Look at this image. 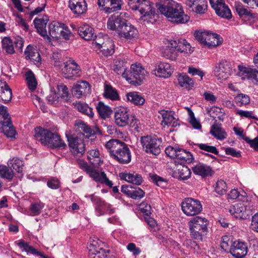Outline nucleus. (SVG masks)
<instances>
[{"mask_svg": "<svg viewBox=\"0 0 258 258\" xmlns=\"http://www.w3.org/2000/svg\"><path fill=\"white\" fill-rule=\"evenodd\" d=\"M165 44L162 51V55L171 60H176L179 52H187L190 50V44L184 39L166 40Z\"/></svg>", "mask_w": 258, "mask_h": 258, "instance_id": "obj_5", "label": "nucleus"}, {"mask_svg": "<svg viewBox=\"0 0 258 258\" xmlns=\"http://www.w3.org/2000/svg\"><path fill=\"white\" fill-rule=\"evenodd\" d=\"M114 118L115 124L120 127L125 126L129 123V110L122 106H119L114 109Z\"/></svg>", "mask_w": 258, "mask_h": 258, "instance_id": "obj_13", "label": "nucleus"}, {"mask_svg": "<svg viewBox=\"0 0 258 258\" xmlns=\"http://www.w3.org/2000/svg\"><path fill=\"white\" fill-rule=\"evenodd\" d=\"M72 94L77 98L86 96L90 93V85L85 81L78 82L72 88Z\"/></svg>", "mask_w": 258, "mask_h": 258, "instance_id": "obj_19", "label": "nucleus"}, {"mask_svg": "<svg viewBox=\"0 0 258 258\" xmlns=\"http://www.w3.org/2000/svg\"><path fill=\"white\" fill-rule=\"evenodd\" d=\"M238 76L243 79H256V70L247 68L242 66H238Z\"/></svg>", "mask_w": 258, "mask_h": 258, "instance_id": "obj_32", "label": "nucleus"}, {"mask_svg": "<svg viewBox=\"0 0 258 258\" xmlns=\"http://www.w3.org/2000/svg\"><path fill=\"white\" fill-rule=\"evenodd\" d=\"M229 212L236 218L246 219L251 214L249 208H247L246 203H239L231 207Z\"/></svg>", "mask_w": 258, "mask_h": 258, "instance_id": "obj_16", "label": "nucleus"}, {"mask_svg": "<svg viewBox=\"0 0 258 258\" xmlns=\"http://www.w3.org/2000/svg\"><path fill=\"white\" fill-rule=\"evenodd\" d=\"M190 235L192 238L201 240L203 239V236L206 234L208 231L207 229L204 228L198 227L192 225H189Z\"/></svg>", "mask_w": 258, "mask_h": 258, "instance_id": "obj_35", "label": "nucleus"}, {"mask_svg": "<svg viewBox=\"0 0 258 258\" xmlns=\"http://www.w3.org/2000/svg\"><path fill=\"white\" fill-rule=\"evenodd\" d=\"M100 52L105 56H108L113 54L114 52V45L113 41L106 37V42L99 49Z\"/></svg>", "mask_w": 258, "mask_h": 258, "instance_id": "obj_31", "label": "nucleus"}, {"mask_svg": "<svg viewBox=\"0 0 258 258\" xmlns=\"http://www.w3.org/2000/svg\"><path fill=\"white\" fill-rule=\"evenodd\" d=\"M210 133L217 139L223 140L227 137V134L221 127V124H218L216 120L212 125Z\"/></svg>", "mask_w": 258, "mask_h": 258, "instance_id": "obj_28", "label": "nucleus"}, {"mask_svg": "<svg viewBox=\"0 0 258 258\" xmlns=\"http://www.w3.org/2000/svg\"><path fill=\"white\" fill-rule=\"evenodd\" d=\"M18 245L21 248L23 249V250L33 254L37 255V253L39 252L28 243L25 242L23 241L19 242Z\"/></svg>", "mask_w": 258, "mask_h": 258, "instance_id": "obj_54", "label": "nucleus"}, {"mask_svg": "<svg viewBox=\"0 0 258 258\" xmlns=\"http://www.w3.org/2000/svg\"><path fill=\"white\" fill-rule=\"evenodd\" d=\"M128 5L132 10L139 11L143 15L142 18L144 20L146 18H152L155 14L153 4L149 0H128Z\"/></svg>", "mask_w": 258, "mask_h": 258, "instance_id": "obj_6", "label": "nucleus"}, {"mask_svg": "<svg viewBox=\"0 0 258 258\" xmlns=\"http://www.w3.org/2000/svg\"><path fill=\"white\" fill-rule=\"evenodd\" d=\"M57 89L58 92L60 94L59 96L60 99L64 102H68L71 101V95L69 93L68 88L65 85H57Z\"/></svg>", "mask_w": 258, "mask_h": 258, "instance_id": "obj_44", "label": "nucleus"}, {"mask_svg": "<svg viewBox=\"0 0 258 258\" xmlns=\"http://www.w3.org/2000/svg\"><path fill=\"white\" fill-rule=\"evenodd\" d=\"M160 12L173 23L183 24L188 21L189 16L185 14L182 6L172 0H166L163 4H156Z\"/></svg>", "mask_w": 258, "mask_h": 258, "instance_id": "obj_2", "label": "nucleus"}, {"mask_svg": "<svg viewBox=\"0 0 258 258\" xmlns=\"http://www.w3.org/2000/svg\"><path fill=\"white\" fill-rule=\"evenodd\" d=\"M103 175H106L104 172H99L96 171H92L90 173V176L95 180L102 183L104 179Z\"/></svg>", "mask_w": 258, "mask_h": 258, "instance_id": "obj_60", "label": "nucleus"}, {"mask_svg": "<svg viewBox=\"0 0 258 258\" xmlns=\"http://www.w3.org/2000/svg\"><path fill=\"white\" fill-rule=\"evenodd\" d=\"M25 54L27 59H30L34 64L40 63L41 58L38 50L31 45H28L25 51Z\"/></svg>", "mask_w": 258, "mask_h": 258, "instance_id": "obj_27", "label": "nucleus"}, {"mask_svg": "<svg viewBox=\"0 0 258 258\" xmlns=\"http://www.w3.org/2000/svg\"><path fill=\"white\" fill-rule=\"evenodd\" d=\"M250 227L253 230L258 232V213L252 216Z\"/></svg>", "mask_w": 258, "mask_h": 258, "instance_id": "obj_64", "label": "nucleus"}, {"mask_svg": "<svg viewBox=\"0 0 258 258\" xmlns=\"http://www.w3.org/2000/svg\"><path fill=\"white\" fill-rule=\"evenodd\" d=\"M127 249L130 252H132L133 254L135 256L139 255L141 251L139 247H136L134 243H130L126 246Z\"/></svg>", "mask_w": 258, "mask_h": 258, "instance_id": "obj_61", "label": "nucleus"}, {"mask_svg": "<svg viewBox=\"0 0 258 258\" xmlns=\"http://www.w3.org/2000/svg\"><path fill=\"white\" fill-rule=\"evenodd\" d=\"M96 109L99 115L103 119L108 118L112 112L108 106L101 101L99 102L96 106Z\"/></svg>", "mask_w": 258, "mask_h": 258, "instance_id": "obj_37", "label": "nucleus"}, {"mask_svg": "<svg viewBox=\"0 0 258 258\" xmlns=\"http://www.w3.org/2000/svg\"><path fill=\"white\" fill-rule=\"evenodd\" d=\"M231 69L230 64L226 60H222L215 67L214 74L219 80H226L230 75Z\"/></svg>", "mask_w": 258, "mask_h": 258, "instance_id": "obj_17", "label": "nucleus"}, {"mask_svg": "<svg viewBox=\"0 0 258 258\" xmlns=\"http://www.w3.org/2000/svg\"><path fill=\"white\" fill-rule=\"evenodd\" d=\"M58 65L62 67V74L67 79H71L74 77H79L80 76V69L79 66L74 60L71 58Z\"/></svg>", "mask_w": 258, "mask_h": 258, "instance_id": "obj_12", "label": "nucleus"}, {"mask_svg": "<svg viewBox=\"0 0 258 258\" xmlns=\"http://www.w3.org/2000/svg\"><path fill=\"white\" fill-rule=\"evenodd\" d=\"M230 253L236 258H242L247 253L246 244L239 241H234L230 248Z\"/></svg>", "mask_w": 258, "mask_h": 258, "instance_id": "obj_18", "label": "nucleus"}, {"mask_svg": "<svg viewBox=\"0 0 258 258\" xmlns=\"http://www.w3.org/2000/svg\"><path fill=\"white\" fill-rule=\"evenodd\" d=\"M191 168L195 174L200 175L202 177L212 176L214 173V170L210 166L201 162L197 163L193 165Z\"/></svg>", "mask_w": 258, "mask_h": 258, "instance_id": "obj_20", "label": "nucleus"}, {"mask_svg": "<svg viewBox=\"0 0 258 258\" xmlns=\"http://www.w3.org/2000/svg\"><path fill=\"white\" fill-rule=\"evenodd\" d=\"M235 10L240 17L244 16L245 18H253V14L251 12V11L244 8L241 5L239 4H236Z\"/></svg>", "mask_w": 258, "mask_h": 258, "instance_id": "obj_49", "label": "nucleus"}, {"mask_svg": "<svg viewBox=\"0 0 258 258\" xmlns=\"http://www.w3.org/2000/svg\"><path fill=\"white\" fill-rule=\"evenodd\" d=\"M78 33L82 38L87 41L94 40L96 37L94 28L87 24L80 26Z\"/></svg>", "mask_w": 258, "mask_h": 258, "instance_id": "obj_24", "label": "nucleus"}, {"mask_svg": "<svg viewBox=\"0 0 258 258\" xmlns=\"http://www.w3.org/2000/svg\"><path fill=\"white\" fill-rule=\"evenodd\" d=\"M59 181L56 178H51L48 180L47 182V186L53 189H56L59 187Z\"/></svg>", "mask_w": 258, "mask_h": 258, "instance_id": "obj_63", "label": "nucleus"}, {"mask_svg": "<svg viewBox=\"0 0 258 258\" xmlns=\"http://www.w3.org/2000/svg\"><path fill=\"white\" fill-rule=\"evenodd\" d=\"M88 248L89 249V253H98L104 252V250L103 248L100 247L98 244V242L95 240L91 241L89 245Z\"/></svg>", "mask_w": 258, "mask_h": 258, "instance_id": "obj_55", "label": "nucleus"}, {"mask_svg": "<svg viewBox=\"0 0 258 258\" xmlns=\"http://www.w3.org/2000/svg\"><path fill=\"white\" fill-rule=\"evenodd\" d=\"M208 224L209 221L206 218L200 216L194 217L188 222V225L204 228V229L207 230V226Z\"/></svg>", "mask_w": 258, "mask_h": 258, "instance_id": "obj_39", "label": "nucleus"}, {"mask_svg": "<svg viewBox=\"0 0 258 258\" xmlns=\"http://www.w3.org/2000/svg\"><path fill=\"white\" fill-rule=\"evenodd\" d=\"M237 102L240 103V105H246L249 103L250 98L247 95L243 94H238L235 97Z\"/></svg>", "mask_w": 258, "mask_h": 258, "instance_id": "obj_58", "label": "nucleus"}, {"mask_svg": "<svg viewBox=\"0 0 258 258\" xmlns=\"http://www.w3.org/2000/svg\"><path fill=\"white\" fill-rule=\"evenodd\" d=\"M69 7L74 14L78 15L84 14L87 9L86 0H69Z\"/></svg>", "mask_w": 258, "mask_h": 258, "instance_id": "obj_23", "label": "nucleus"}, {"mask_svg": "<svg viewBox=\"0 0 258 258\" xmlns=\"http://www.w3.org/2000/svg\"><path fill=\"white\" fill-rule=\"evenodd\" d=\"M126 62L124 60L118 59L117 60L114 66V71L117 74H122L124 71H126Z\"/></svg>", "mask_w": 258, "mask_h": 258, "instance_id": "obj_52", "label": "nucleus"}, {"mask_svg": "<svg viewBox=\"0 0 258 258\" xmlns=\"http://www.w3.org/2000/svg\"><path fill=\"white\" fill-rule=\"evenodd\" d=\"M2 49L6 53L14 54L16 50L21 52L23 47V41L21 37L15 38L13 41L10 37H4L2 41Z\"/></svg>", "mask_w": 258, "mask_h": 258, "instance_id": "obj_11", "label": "nucleus"}, {"mask_svg": "<svg viewBox=\"0 0 258 258\" xmlns=\"http://www.w3.org/2000/svg\"><path fill=\"white\" fill-rule=\"evenodd\" d=\"M179 147H173L172 146L167 147L165 150L167 156L173 158H176Z\"/></svg>", "mask_w": 258, "mask_h": 258, "instance_id": "obj_59", "label": "nucleus"}, {"mask_svg": "<svg viewBox=\"0 0 258 258\" xmlns=\"http://www.w3.org/2000/svg\"><path fill=\"white\" fill-rule=\"evenodd\" d=\"M47 100L49 104L53 105H57L61 101L60 96L55 91L52 90H51L49 94L47 96Z\"/></svg>", "mask_w": 258, "mask_h": 258, "instance_id": "obj_50", "label": "nucleus"}, {"mask_svg": "<svg viewBox=\"0 0 258 258\" xmlns=\"http://www.w3.org/2000/svg\"><path fill=\"white\" fill-rule=\"evenodd\" d=\"M210 3L219 16L227 19L232 18L231 11L223 0H210Z\"/></svg>", "mask_w": 258, "mask_h": 258, "instance_id": "obj_14", "label": "nucleus"}, {"mask_svg": "<svg viewBox=\"0 0 258 258\" xmlns=\"http://www.w3.org/2000/svg\"><path fill=\"white\" fill-rule=\"evenodd\" d=\"M63 26V23L53 21L49 25V33L52 38H57L59 37L60 31L62 30V26Z\"/></svg>", "mask_w": 258, "mask_h": 258, "instance_id": "obj_40", "label": "nucleus"}, {"mask_svg": "<svg viewBox=\"0 0 258 258\" xmlns=\"http://www.w3.org/2000/svg\"><path fill=\"white\" fill-rule=\"evenodd\" d=\"M107 26L121 39L132 40L138 35L136 28L124 18L122 13L111 16L108 20Z\"/></svg>", "mask_w": 258, "mask_h": 258, "instance_id": "obj_1", "label": "nucleus"}, {"mask_svg": "<svg viewBox=\"0 0 258 258\" xmlns=\"http://www.w3.org/2000/svg\"><path fill=\"white\" fill-rule=\"evenodd\" d=\"M12 97V90L5 82L3 85L0 86V98L5 103H6L11 101Z\"/></svg>", "mask_w": 258, "mask_h": 258, "instance_id": "obj_33", "label": "nucleus"}, {"mask_svg": "<svg viewBox=\"0 0 258 258\" xmlns=\"http://www.w3.org/2000/svg\"><path fill=\"white\" fill-rule=\"evenodd\" d=\"M62 29L61 31H60L59 36H61L65 39H70L72 33L68 27L63 24V26H62Z\"/></svg>", "mask_w": 258, "mask_h": 258, "instance_id": "obj_62", "label": "nucleus"}, {"mask_svg": "<svg viewBox=\"0 0 258 258\" xmlns=\"http://www.w3.org/2000/svg\"><path fill=\"white\" fill-rule=\"evenodd\" d=\"M8 166H6L7 168L11 170L13 173L14 172L12 170V168L18 173H20L22 171L23 167V162L22 160L17 158H14L12 160H10L8 163Z\"/></svg>", "mask_w": 258, "mask_h": 258, "instance_id": "obj_41", "label": "nucleus"}, {"mask_svg": "<svg viewBox=\"0 0 258 258\" xmlns=\"http://www.w3.org/2000/svg\"><path fill=\"white\" fill-rule=\"evenodd\" d=\"M143 150L147 153L154 155L159 154L161 150L162 140L155 137L147 136L141 138Z\"/></svg>", "mask_w": 258, "mask_h": 258, "instance_id": "obj_9", "label": "nucleus"}, {"mask_svg": "<svg viewBox=\"0 0 258 258\" xmlns=\"http://www.w3.org/2000/svg\"><path fill=\"white\" fill-rule=\"evenodd\" d=\"M181 209L188 216H193L199 214L203 209L200 202L192 198H186L181 203Z\"/></svg>", "mask_w": 258, "mask_h": 258, "instance_id": "obj_10", "label": "nucleus"}, {"mask_svg": "<svg viewBox=\"0 0 258 258\" xmlns=\"http://www.w3.org/2000/svg\"><path fill=\"white\" fill-rule=\"evenodd\" d=\"M34 137L41 144L49 148H63L66 146L58 134L40 126L35 128Z\"/></svg>", "mask_w": 258, "mask_h": 258, "instance_id": "obj_4", "label": "nucleus"}, {"mask_svg": "<svg viewBox=\"0 0 258 258\" xmlns=\"http://www.w3.org/2000/svg\"><path fill=\"white\" fill-rule=\"evenodd\" d=\"M88 159L94 166L99 165L101 160L99 158V152L98 150H91L88 152Z\"/></svg>", "mask_w": 258, "mask_h": 258, "instance_id": "obj_46", "label": "nucleus"}, {"mask_svg": "<svg viewBox=\"0 0 258 258\" xmlns=\"http://www.w3.org/2000/svg\"><path fill=\"white\" fill-rule=\"evenodd\" d=\"M194 36L203 46L209 48L216 47L222 43V39L220 35L215 33L197 31L195 32Z\"/></svg>", "mask_w": 258, "mask_h": 258, "instance_id": "obj_8", "label": "nucleus"}, {"mask_svg": "<svg viewBox=\"0 0 258 258\" xmlns=\"http://www.w3.org/2000/svg\"><path fill=\"white\" fill-rule=\"evenodd\" d=\"M25 79L29 89L33 92L37 86V82L34 73L29 70L25 73Z\"/></svg>", "mask_w": 258, "mask_h": 258, "instance_id": "obj_38", "label": "nucleus"}, {"mask_svg": "<svg viewBox=\"0 0 258 258\" xmlns=\"http://www.w3.org/2000/svg\"><path fill=\"white\" fill-rule=\"evenodd\" d=\"M176 159L179 160L180 161H176L175 162H177L180 165L184 163H190L194 160L193 156L190 152H187L186 150L180 148H179Z\"/></svg>", "mask_w": 258, "mask_h": 258, "instance_id": "obj_29", "label": "nucleus"}, {"mask_svg": "<svg viewBox=\"0 0 258 258\" xmlns=\"http://www.w3.org/2000/svg\"><path fill=\"white\" fill-rule=\"evenodd\" d=\"M43 207L44 205L42 203H35L32 204L30 208V215H38Z\"/></svg>", "mask_w": 258, "mask_h": 258, "instance_id": "obj_53", "label": "nucleus"}, {"mask_svg": "<svg viewBox=\"0 0 258 258\" xmlns=\"http://www.w3.org/2000/svg\"><path fill=\"white\" fill-rule=\"evenodd\" d=\"M155 74L159 77L168 78L171 75L170 65L167 62H160L154 70Z\"/></svg>", "mask_w": 258, "mask_h": 258, "instance_id": "obj_25", "label": "nucleus"}, {"mask_svg": "<svg viewBox=\"0 0 258 258\" xmlns=\"http://www.w3.org/2000/svg\"><path fill=\"white\" fill-rule=\"evenodd\" d=\"M177 175H175L177 178L181 180H187L191 175V171L186 166L180 165L177 166Z\"/></svg>", "mask_w": 258, "mask_h": 258, "instance_id": "obj_43", "label": "nucleus"}, {"mask_svg": "<svg viewBox=\"0 0 258 258\" xmlns=\"http://www.w3.org/2000/svg\"><path fill=\"white\" fill-rule=\"evenodd\" d=\"M145 196V192L140 188L132 189L130 197L137 200L142 198Z\"/></svg>", "mask_w": 258, "mask_h": 258, "instance_id": "obj_57", "label": "nucleus"}, {"mask_svg": "<svg viewBox=\"0 0 258 258\" xmlns=\"http://www.w3.org/2000/svg\"><path fill=\"white\" fill-rule=\"evenodd\" d=\"M198 146L200 149L208 152L213 153L215 155H218L219 153L218 150L215 146H209L205 144H199Z\"/></svg>", "mask_w": 258, "mask_h": 258, "instance_id": "obj_56", "label": "nucleus"}, {"mask_svg": "<svg viewBox=\"0 0 258 258\" xmlns=\"http://www.w3.org/2000/svg\"><path fill=\"white\" fill-rule=\"evenodd\" d=\"M179 85L187 89H190L194 86V81L186 74H180L178 78Z\"/></svg>", "mask_w": 258, "mask_h": 258, "instance_id": "obj_45", "label": "nucleus"}, {"mask_svg": "<svg viewBox=\"0 0 258 258\" xmlns=\"http://www.w3.org/2000/svg\"><path fill=\"white\" fill-rule=\"evenodd\" d=\"M48 21L47 17L43 16L41 17L36 18L34 20L35 27L37 32L45 39L50 41V38L47 35L46 27Z\"/></svg>", "mask_w": 258, "mask_h": 258, "instance_id": "obj_21", "label": "nucleus"}, {"mask_svg": "<svg viewBox=\"0 0 258 258\" xmlns=\"http://www.w3.org/2000/svg\"><path fill=\"white\" fill-rule=\"evenodd\" d=\"M121 178L124 179L128 182L132 183L136 185H140L143 182L142 176L136 173H120Z\"/></svg>", "mask_w": 258, "mask_h": 258, "instance_id": "obj_30", "label": "nucleus"}, {"mask_svg": "<svg viewBox=\"0 0 258 258\" xmlns=\"http://www.w3.org/2000/svg\"><path fill=\"white\" fill-rule=\"evenodd\" d=\"M160 114L161 115L163 120L161 122V124L163 126H172L176 127L179 125L178 120L174 117V113L171 111L162 110L159 111Z\"/></svg>", "mask_w": 258, "mask_h": 258, "instance_id": "obj_22", "label": "nucleus"}, {"mask_svg": "<svg viewBox=\"0 0 258 258\" xmlns=\"http://www.w3.org/2000/svg\"><path fill=\"white\" fill-rule=\"evenodd\" d=\"M122 2L121 0H110L109 6L105 9L107 13H111L120 10L121 8Z\"/></svg>", "mask_w": 258, "mask_h": 258, "instance_id": "obj_48", "label": "nucleus"}, {"mask_svg": "<svg viewBox=\"0 0 258 258\" xmlns=\"http://www.w3.org/2000/svg\"><path fill=\"white\" fill-rule=\"evenodd\" d=\"M75 107L79 111L89 117L92 118L93 117L94 113L92 108L90 107L87 104L78 102L76 104Z\"/></svg>", "mask_w": 258, "mask_h": 258, "instance_id": "obj_47", "label": "nucleus"}, {"mask_svg": "<svg viewBox=\"0 0 258 258\" xmlns=\"http://www.w3.org/2000/svg\"><path fill=\"white\" fill-rule=\"evenodd\" d=\"M91 200L96 205V211L98 213L99 216L104 214L106 208H109L110 204L106 203L100 197L95 196L93 195L89 196Z\"/></svg>", "mask_w": 258, "mask_h": 258, "instance_id": "obj_26", "label": "nucleus"}, {"mask_svg": "<svg viewBox=\"0 0 258 258\" xmlns=\"http://www.w3.org/2000/svg\"><path fill=\"white\" fill-rule=\"evenodd\" d=\"M68 140L71 152L79 157L83 156L85 151V145L83 140L77 137H72Z\"/></svg>", "mask_w": 258, "mask_h": 258, "instance_id": "obj_15", "label": "nucleus"}, {"mask_svg": "<svg viewBox=\"0 0 258 258\" xmlns=\"http://www.w3.org/2000/svg\"><path fill=\"white\" fill-rule=\"evenodd\" d=\"M126 96L128 101L136 105H142L145 101L144 98L139 93L136 92H129L126 94Z\"/></svg>", "mask_w": 258, "mask_h": 258, "instance_id": "obj_34", "label": "nucleus"}, {"mask_svg": "<svg viewBox=\"0 0 258 258\" xmlns=\"http://www.w3.org/2000/svg\"><path fill=\"white\" fill-rule=\"evenodd\" d=\"M227 189L226 182L223 180H218L215 186V191L220 195H224Z\"/></svg>", "mask_w": 258, "mask_h": 258, "instance_id": "obj_51", "label": "nucleus"}, {"mask_svg": "<svg viewBox=\"0 0 258 258\" xmlns=\"http://www.w3.org/2000/svg\"><path fill=\"white\" fill-rule=\"evenodd\" d=\"M103 95L106 98H108L113 101L118 100L119 99L117 91L110 85L108 84L104 85Z\"/></svg>", "mask_w": 258, "mask_h": 258, "instance_id": "obj_36", "label": "nucleus"}, {"mask_svg": "<svg viewBox=\"0 0 258 258\" xmlns=\"http://www.w3.org/2000/svg\"><path fill=\"white\" fill-rule=\"evenodd\" d=\"M122 77L130 84L135 86H139L145 79V70L140 64H133L130 71L122 73Z\"/></svg>", "mask_w": 258, "mask_h": 258, "instance_id": "obj_7", "label": "nucleus"}, {"mask_svg": "<svg viewBox=\"0 0 258 258\" xmlns=\"http://www.w3.org/2000/svg\"><path fill=\"white\" fill-rule=\"evenodd\" d=\"M3 133L7 137L9 138H14L16 135V132L13 127L11 120H7L4 122L3 127L1 128Z\"/></svg>", "mask_w": 258, "mask_h": 258, "instance_id": "obj_42", "label": "nucleus"}, {"mask_svg": "<svg viewBox=\"0 0 258 258\" xmlns=\"http://www.w3.org/2000/svg\"><path fill=\"white\" fill-rule=\"evenodd\" d=\"M105 147L111 156L119 163L127 164L131 161V153L127 145L117 139H111L106 143Z\"/></svg>", "mask_w": 258, "mask_h": 258, "instance_id": "obj_3", "label": "nucleus"}]
</instances>
